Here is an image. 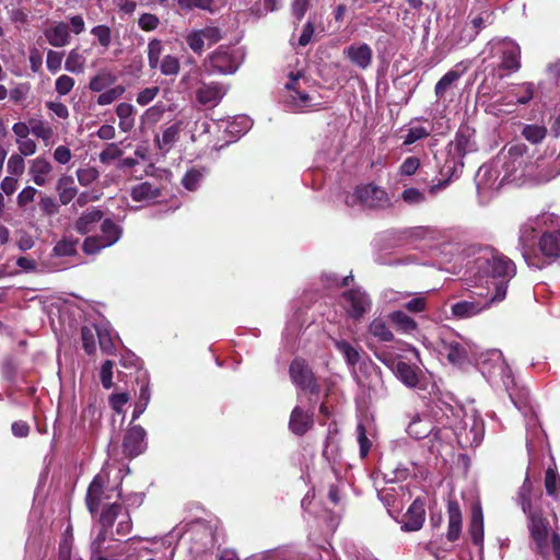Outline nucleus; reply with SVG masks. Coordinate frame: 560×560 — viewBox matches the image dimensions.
Returning a JSON list of instances; mask_svg holds the SVG:
<instances>
[{
	"label": "nucleus",
	"mask_w": 560,
	"mask_h": 560,
	"mask_svg": "<svg viewBox=\"0 0 560 560\" xmlns=\"http://www.w3.org/2000/svg\"><path fill=\"white\" fill-rule=\"evenodd\" d=\"M515 272L514 262L502 254L485 252L478 256L466 271V280L476 290L470 291L468 299L451 305L452 317L467 319L503 301L508 283Z\"/></svg>",
	"instance_id": "obj_1"
},
{
	"label": "nucleus",
	"mask_w": 560,
	"mask_h": 560,
	"mask_svg": "<svg viewBox=\"0 0 560 560\" xmlns=\"http://www.w3.org/2000/svg\"><path fill=\"white\" fill-rule=\"evenodd\" d=\"M117 522L116 534L118 536H126L130 533L132 528V521L128 510L124 509L120 503H110L104 505L100 515V524L102 526V530L97 535V537L91 544V560H122V555L126 553L127 557H131L137 551H147L149 553H156L159 548H149V547H138L137 545L141 541H152L154 545L160 544L162 548H172L170 556L166 557V560H173L175 555V547H173L174 540L178 539V534L175 535V532H171L167 535L161 538H141V537H132L128 539L124 545H118L114 550H109V548L103 549V542L106 539V535L109 528H112Z\"/></svg>",
	"instance_id": "obj_2"
},
{
	"label": "nucleus",
	"mask_w": 560,
	"mask_h": 560,
	"mask_svg": "<svg viewBox=\"0 0 560 560\" xmlns=\"http://www.w3.org/2000/svg\"><path fill=\"white\" fill-rule=\"evenodd\" d=\"M446 150V158L440 170L441 175L446 178L429 187L428 194L431 196L438 195L448 186L452 179L458 178L462 174L465 155L477 150L474 131L468 127L459 128Z\"/></svg>",
	"instance_id": "obj_3"
},
{
	"label": "nucleus",
	"mask_w": 560,
	"mask_h": 560,
	"mask_svg": "<svg viewBox=\"0 0 560 560\" xmlns=\"http://www.w3.org/2000/svg\"><path fill=\"white\" fill-rule=\"evenodd\" d=\"M505 390L515 408L524 416L526 425V448L532 455L536 447L540 445L546 439V434L541 429L537 412L532 404L529 392L526 387L520 386L512 376L510 384L504 383Z\"/></svg>",
	"instance_id": "obj_4"
},
{
	"label": "nucleus",
	"mask_w": 560,
	"mask_h": 560,
	"mask_svg": "<svg viewBox=\"0 0 560 560\" xmlns=\"http://www.w3.org/2000/svg\"><path fill=\"white\" fill-rule=\"evenodd\" d=\"M552 221V214L542 213L533 218H529L520 226L518 231V246L523 258L529 267L541 269L544 264L535 252V245L537 234L546 230L549 222Z\"/></svg>",
	"instance_id": "obj_5"
},
{
	"label": "nucleus",
	"mask_w": 560,
	"mask_h": 560,
	"mask_svg": "<svg viewBox=\"0 0 560 560\" xmlns=\"http://www.w3.org/2000/svg\"><path fill=\"white\" fill-rule=\"evenodd\" d=\"M460 418L456 422H451L450 425L456 436L457 443L463 448L474 447L481 443L485 434L483 420L476 410L470 411L458 410L455 415Z\"/></svg>",
	"instance_id": "obj_6"
},
{
	"label": "nucleus",
	"mask_w": 560,
	"mask_h": 560,
	"mask_svg": "<svg viewBox=\"0 0 560 560\" xmlns=\"http://www.w3.org/2000/svg\"><path fill=\"white\" fill-rule=\"evenodd\" d=\"M474 364L490 384H494L498 381H501L502 384H510L512 382V370L506 364L502 352L498 349L479 350L478 359Z\"/></svg>",
	"instance_id": "obj_7"
},
{
	"label": "nucleus",
	"mask_w": 560,
	"mask_h": 560,
	"mask_svg": "<svg viewBox=\"0 0 560 560\" xmlns=\"http://www.w3.org/2000/svg\"><path fill=\"white\" fill-rule=\"evenodd\" d=\"M479 350L475 342L460 335H452L442 339V352L453 365L474 364L478 359Z\"/></svg>",
	"instance_id": "obj_8"
},
{
	"label": "nucleus",
	"mask_w": 560,
	"mask_h": 560,
	"mask_svg": "<svg viewBox=\"0 0 560 560\" xmlns=\"http://www.w3.org/2000/svg\"><path fill=\"white\" fill-rule=\"evenodd\" d=\"M306 78L302 71L290 72L284 84L282 95L283 107L288 110L300 113L312 106V98L303 89Z\"/></svg>",
	"instance_id": "obj_9"
},
{
	"label": "nucleus",
	"mask_w": 560,
	"mask_h": 560,
	"mask_svg": "<svg viewBox=\"0 0 560 560\" xmlns=\"http://www.w3.org/2000/svg\"><path fill=\"white\" fill-rule=\"evenodd\" d=\"M345 202L349 207L385 209L390 206V198L384 188L370 183L357 186L353 194L346 197Z\"/></svg>",
	"instance_id": "obj_10"
},
{
	"label": "nucleus",
	"mask_w": 560,
	"mask_h": 560,
	"mask_svg": "<svg viewBox=\"0 0 560 560\" xmlns=\"http://www.w3.org/2000/svg\"><path fill=\"white\" fill-rule=\"evenodd\" d=\"M244 54L238 48L220 46L206 61L210 73L233 74L243 62Z\"/></svg>",
	"instance_id": "obj_11"
},
{
	"label": "nucleus",
	"mask_w": 560,
	"mask_h": 560,
	"mask_svg": "<svg viewBox=\"0 0 560 560\" xmlns=\"http://www.w3.org/2000/svg\"><path fill=\"white\" fill-rule=\"evenodd\" d=\"M494 21L492 5L488 0H477L470 9L465 24L464 39L472 42L476 36Z\"/></svg>",
	"instance_id": "obj_12"
},
{
	"label": "nucleus",
	"mask_w": 560,
	"mask_h": 560,
	"mask_svg": "<svg viewBox=\"0 0 560 560\" xmlns=\"http://www.w3.org/2000/svg\"><path fill=\"white\" fill-rule=\"evenodd\" d=\"M527 147L524 143H513L504 149L493 162L503 172L502 180H508L525 165Z\"/></svg>",
	"instance_id": "obj_13"
},
{
	"label": "nucleus",
	"mask_w": 560,
	"mask_h": 560,
	"mask_svg": "<svg viewBox=\"0 0 560 560\" xmlns=\"http://www.w3.org/2000/svg\"><path fill=\"white\" fill-rule=\"evenodd\" d=\"M121 228L110 219L101 224V234L86 237L83 242L84 253L92 255L117 243L121 236Z\"/></svg>",
	"instance_id": "obj_14"
},
{
	"label": "nucleus",
	"mask_w": 560,
	"mask_h": 560,
	"mask_svg": "<svg viewBox=\"0 0 560 560\" xmlns=\"http://www.w3.org/2000/svg\"><path fill=\"white\" fill-rule=\"evenodd\" d=\"M501 172L493 161L478 168L475 175V184L480 198H490L500 188L503 182L502 179L499 182Z\"/></svg>",
	"instance_id": "obj_15"
},
{
	"label": "nucleus",
	"mask_w": 560,
	"mask_h": 560,
	"mask_svg": "<svg viewBox=\"0 0 560 560\" xmlns=\"http://www.w3.org/2000/svg\"><path fill=\"white\" fill-rule=\"evenodd\" d=\"M342 306L350 318L359 320L371 311L372 301L364 290L352 288L342 293Z\"/></svg>",
	"instance_id": "obj_16"
},
{
	"label": "nucleus",
	"mask_w": 560,
	"mask_h": 560,
	"mask_svg": "<svg viewBox=\"0 0 560 560\" xmlns=\"http://www.w3.org/2000/svg\"><path fill=\"white\" fill-rule=\"evenodd\" d=\"M109 475L106 469H102L91 481L86 492V506L89 511L94 514L98 511L100 504L103 499H110L109 492L113 489L108 488Z\"/></svg>",
	"instance_id": "obj_17"
},
{
	"label": "nucleus",
	"mask_w": 560,
	"mask_h": 560,
	"mask_svg": "<svg viewBox=\"0 0 560 560\" xmlns=\"http://www.w3.org/2000/svg\"><path fill=\"white\" fill-rule=\"evenodd\" d=\"M494 49L500 55V69L515 72L521 68V48L514 40L509 38L499 40Z\"/></svg>",
	"instance_id": "obj_18"
},
{
	"label": "nucleus",
	"mask_w": 560,
	"mask_h": 560,
	"mask_svg": "<svg viewBox=\"0 0 560 560\" xmlns=\"http://www.w3.org/2000/svg\"><path fill=\"white\" fill-rule=\"evenodd\" d=\"M290 377L296 387L317 393L318 386L314 380L313 373L308 365L302 359H294L290 364Z\"/></svg>",
	"instance_id": "obj_19"
},
{
	"label": "nucleus",
	"mask_w": 560,
	"mask_h": 560,
	"mask_svg": "<svg viewBox=\"0 0 560 560\" xmlns=\"http://www.w3.org/2000/svg\"><path fill=\"white\" fill-rule=\"evenodd\" d=\"M525 514L529 521L528 527L530 536L536 544L537 551L544 553V550L547 547L548 522L542 517L540 511L529 509Z\"/></svg>",
	"instance_id": "obj_20"
},
{
	"label": "nucleus",
	"mask_w": 560,
	"mask_h": 560,
	"mask_svg": "<svg viewBox=\"0 0 560 560\" xmlns=\"http://www.w3.org/2000/svg\"><path fill=\"white\" fill-rule=\"evenodd\" d=\"M147 432L141 425L129 428L124 436L122 448L128 457H137L147 450Z\"/></svg>",
	"instance_id": "obj_21"
},
{
	"label": "nucleus",
	"mask_w": 560,
	"mask_h": 560,
	"mask_svg": "<svg viewBox=\"0 0 560 560\" xmlns=\"http://www.w3.org/2000/svg\"><path fill=\"white\" fill-rule=\"evenodd\" d=\"M390 369L395 376L408 388H418L423 376L422 371L416 364L399 360L392 362Z\"/></svg>",
	"instance_id": "obj_22"
},
{
	"label": "nucleus",
	"mask_w": 560,
	"mask_h": 560,
	"mask_svg": "<svg viewBox=\"0 0 560 560\" xmlns=\"http://www.w3.org/2000/svg\"><path fill=\"white\" fill-rule=\"evenodd\" d=\"M343 56L361 70L368 69L373 59V50L366 43H353L343 49Z\"/></svg>",
	"instance_id": "obj_23"
},
{
	"label": "nucleus",
	"mask_w": 560,
	"mask_h": 560,
	"mask_svg": "<svg viewBox=\"0 0 560 560\" xmlns=\"http://www.w3.org/2000/svg\"><path fill=\"white\" fill-rule=\"evenodd\" d=\"M538 248L544 258L555 261L560 258V229L546 230L539 237Z\"/></svg>",
	"instance_id": "obj_24"
},
{
	"label": "nucleus",
	"mask_w": 560,
	"mask_h": 560,
	"mask_svg": "<svg viewBox=\"0 0 560 560\" xmlns=\"http://www.w3.org/2000/svg\"><path fill=\"white\" fill-rule=\"evenodd\" d=\"M228 86L219 82L203 83L196 93L198 102L202 105L215 106L226 94Z\"/></svg>",
	"instance_id": "obj_25"
},
{
	"label": "nucleus",
	"mask_w": 560,
	"mask_h": 560,
	"mask_svg": "<svg viewBox=\"0 0 560 560\" xmlns=\"http://www.w3.org/2000/svg\"><path fill=\"white\" fill-rule=\"evenodd\" d=\"M425 510L424 501L417 498L408 508L405 514V521L401 525V529L405 532H417L419 530L424 522Z\"/></svg>",
	"instance_id": "obj_26"
},
{
	"label": "nucleus",
	"mask_w": 560,
	"mask_h": 560,
	"mask_svg": "<svg viewBox=\"0 0 560 560\" xmlns=\"http://www.w3.org/2000/svg\"><path fill=\"white\" fill-rule=\"evenodd\" d=\"M478 98L487 114L498 117L504 113L510 112L509 109L503 108L505 96H499L498 98L491 101L490 86L486 81H483L478 88Z\"/></svg>",
	"instance_id": "obj_27"
},
{
	"label": "nucleus",
	"mask_w": 560,
	"mask_h": 560,
	"mask_svg": "<svg viewBox=\"0 0 560 560\" xmlns=\"http://www.w3.org/2000/svg\"><path fill=\"white\" fill-rule=\"evenodd\" d=\"M447 514H448V527L446 538L448 541H456L462 533V511L458 502L454 499H450L447 502Z\"/></svg>",
	"instance_id": "obj_28"
},
{
	"label": "nucleus",
	"mask_w": 560,
	"mask_h": 560,
	"mask_svg": "<svg viewBox=\"0 0 560 560\" xmlns=\"http://www.w3.org/2000/svg\"><path fill=\"white\" fill-rule=\"evenodd\" d=\"M52 172L51 163L44 156H37L30 162L28 173L32 180L37 186H45L49 180V175Z\"/></svg>",
	"instance_id": "obj_29"
},
{
	"label": "nucleus",
	"mask_w": 560,
	"mask_h": 560,
	"mask_svg": "<svg viewBox=\"0 0 560 560\" xmlns=\"http://www.w3.org/2000/svg\"><path fill=\"white\" fill-rule=\"evenodd\" d=\"M313 425V415L296 406L290 416L289 428L295 435H304Z\"/></svg>",
	"instance_id": "obj_30"
},
{
	"label": "nucleus",
	"mask_w": 560,
	"mask_h": 560,
	"mask_svg": "<svg viewBox=\"0 0 560 560\" xmlns=\"http://www.w3.org/2000/svg\"><path fill=\"white\" fill-rule=\"evenodd\" d=\"M45 38L52 47H65L70 43L69 27L65 22H58L44 31Z\"/></svg>",
	"instance_id": "obj_31"
},
{
	"label": "nucleus",
	"mask_w": 560,
	"mask_h": 560,
	"mask_svg": "<svg viewBox=\"0 0 560 560\" xmlns=\"http://www.w3.org/2000/svg\"><path fill=\"white\" fill-rule=\"evenodd\" d=\"M534 84L524 82L516 85L510 92V96H505L504 106H513L515 104L525 105L530 102L534 96Z\"/></svg>",
	"instance_id": "obj_32"
},
{
	"label": "nucleus",
	"mask_w": 560,
	"mask_h": 560,
	"mask_svg": "<svg viewBox=\"0 0 560 560\" xmlns=\"http://www.w3.org/2000/svg\"><path fill=\"white\" fill-rule=\"evenodd\" d=\"M433 428V423L428 416L416 415L407 427V433L416 440H421L429 436Z\"/></svg>",
	"instance_id": "obj_33"
},
{
	"label": "nucleus",
	"mask_w": 560,
	"mask_h": 560,
	"mask_svg": "<svg viewBox=\"0 0 560 560\" xmlns=\"http://www.w3.org/2000/svg\"><path fill=\"white\" fill-rule=\"evenodd\" d=\"M469 534L471 541L479 546L480 549L483 547V514L479 503L475 504L471 509V518L469 524Z\"/></svg>",
	"instance_id": "obj_34"
},
{
	"label": "nucleus",
	"mask_w": 560,
	"mask_h": 560,
	"mask_svg": "<svg viewBox=\"0 0 560 560\" xmlns=\"http://www.w3.org/2000/svg\"><path fill=\"white\" fill-rule=\"evenodd\" d=\"M431 133V128L428 122H423L419 119L411 120L407 128H406V135L404 137V145H410L416 143L417 141H420L422 139H425Z\"/></svg>",
	"instance_id": "obj_35"
},
{
	"label": "nucleus",
	"mask_w": 560,
	"mask_h": 560,
	"mask_svg": "<svg viewBox=\"0 0 560 560\" xmlns=\"http://www.w3.org/2000/svg\"><path fill=\"white\" fill-rule=\"evenodd\" d=\"M388 320L397 331L402 334H413L418 329L417 322L404 311L390 312Z\"/></svg>",
	"instance_id": "obj_36"
},
{
	"label": "nucleus",
	"mask_w": 560,
	"mask_h": 560,
	"mask_svg": "<svg viewBox=\"0 0 560 560\" xmlns=\"http://www.w3.org/2000/svg\"><path fill=\"white\" fill-rule=\"evenodd\" d=\"M130 196L135 201L151 202L161 196V189L149 182H143L131 188Z\"/></svg>",
	"instance_id": "obj_37"
},
{
	"label": "nucleus",
	"mask_w": 560,
	"mask_h": 560,
	"mask_svg": "<svg viewBox=\"0 0 560 560\" xmlns=\"http://www.w3.org/2000/svg\"><path fill=\"white\" fill-rule=\"evenodd\" d=\"M103 218V212L96 208L89 209L77 220L75 230L80 234H88L93 230L94 224Z\"/></svg>",
	"instance_id": "obj_38"
},
{
	"label": "nucleus",
	"mask_w": 560,
	"mask_h": 560,
	"mask_svg": "<svg viewBox=\"0 0 560 560\" xmlns=\"http://www.w3.org/2000/svg\"><path fill=\"white\" fill-rule=\"evenodd\" d=\"M207 175L206 167H190L182 178L183 187L188 191H196Z\"/></svg>",
	"instance_id": "obj_39"
},
{
	"label": "nucleus",
	"mask_w": 560,
	"mask_h": 560,
	"mask_svg": "<svg viewBox=\"0 0 560 560\" xmlns=\"http://www.w3.org/2000/svg\"><path fill=\"white\" fill-rule=\"evenodd\" d=\"M56 189L61 205H68L71 202L78 192L73 178L67 175H62L58 179Z\"/></svg>",
	"instance_id": "obj_40"
},
{
	"label": "nucleus",
	"mask_w": 560,
	"mask_h": 560,
	"mask_svg": "<svg viewBox=\"0 0 560 560\" xmlns=\"http://www.w3.org/2000/svg\"><path fill=\"white\" fill-rule=\"evenodd\" d=\"M116 114L119 118V128L122 132L130 131L135 126V107L129 103H120L116 107Z\"/></svg>",
	"instance_id": "obj_41"
},
{
	"label": "nucleus",
	"mask_w": 560,
	"mask_h": 560,
	"mask_svg": "<svg viewBox=\"0 0 560 560\" xmlns=\"http://www.w3.org/2000/svg\"><path fill=\"white\" fill-rule=\"evenodd\" d=\"M462 72L457 70L447 71L435 84L434 93L436 98H444L446 92L458 81Z\"/></svg>",
	"instance_id": "obj_42"
},
{
	"label": "nucleus",
	"mask_w": 560,
	"mask_h": 560,
	"mask_svg": "<svg viewBox=\"0 0 560 560\" xmlns=\"http://www.w3.org/2000/svg\"><path fill=\"white\" fill-rule=\"evenodd\" d=\"M86 58L78 49H71L65 61V69L68 72L80 74L85 68Z\"/></svg>",
	"instance_id": "obj_43"
},
{
	"label": "nucleus",
	"mask_w": 560,
	"mask_h": 560,
	"mask_svg": "<svg viewBox=\"0 0 560 560\" xmlns=\"http://www.w3.org/2000/svg\"><path fill=\"white\" fill-rule=\"evenodd\" d=\"M521 135L532 144L540 143L547 136V128L539 124L524 125Z\"/></svg>",
	"instance_id": "obj_44"
},
{
	"label": "nucleus",
	"mask_w": 560,
	"mask_h": 560,
	"mask_svg": "<svg viewBox=\"0 0 560 560\" xmlns=\"http://www.w3.org/2000/svg\"><path fill=\"white\" fill-rule=\"evenodd\" d=\"M369 332L380 341L389 342L394 340V334L389 330L382 318H374L369 325Z\"/></svg>",
	"instance_id": "obj_45"
},
{
	"label": "nucleus",
	"mask_w": 560,
	"mask_h": 560,
	"mask_svg": "<svg viewBox=\"0 0 560 560\" xmlns=\"http://www.w3.org/2000/svg\"><path fill=\"white\" fill-rule=\"evenodd\" d=\"M28 124L31 126V133L34 137L42 139L46 143L51 140L54 130L46 121L43 119L31 118Z\"/></svg>",
	"instance_id": "obj_46"
},
{
	"label": "nucleus",
	"mask_w": 560,
	"mask_h": 560,
	"mask_svg": "<svg viewBox=\"0 0 560 560\" xmlns=\"http://www.w3.org/2000/svg\"><path fill=\"white\" fill-rule=\"evenodd\" d=\"M179 128L177 125H172L165 128L162 136H156L155 141L160 150L168 151L177 140Z\"/></svg>",
	"instance_id": "obj_47"
},
{
	"label": "nucleus",
	"mask_w": 560,
	"mask_h": 560,
	"mask_svg": "<svg viewBox=\"0 0 560 560\" xmlns=\"http://www.w3.org/2000/svg\"><path fill=\"white\" fill-rule=\"evenodd\" d=\"M335 348L343 355L346 362L354 366L360 361L358 350L346 340H334Z\"/></svg>",
	"instance_id": "obj_48"
},
{
	"label": "nucleus",
	"mask_w": 560,
	"mask_h": 560,
	"mask_svg": "<svg viewBox=\"0 0 560 560\" xmlns=\"http://www.w3.org/2000/svg\"><path fill=\"white\" fill-rule=\"evenodd\" d=\"M401 200L408 206H420L427 201V195L424 190L416 187H407L401 191Z\"/></svg>",
	"instance_id": "obj_49"
},
{
	"label": "nucleus",
	"mask_w": 560,
	"mask_h": 560,
	"mask_svg": "<svg viewBox=\"0 0 560 560\" xmlns=\"http://www.w3.org/2000/svg\"><path fill=\"white\" fill-rule=\"evenodd\" d=\"M95 332L98 338V343L103 352L112 354L115 346L112 337L110 329L105 325L95 326Z\"/></svg>",
	"instance_id": "obj_50"
},
{
	"label": "nucleus",
	"mask_w": 560,
	"mask_h": 560,
	"mask_svg": "<svg viewBox=\"0 0 560 560\" xmlns=\"http://www.w3.org/2000/svg\"><path fill=\"white\" fill-rule=\"evenodd\" d=\"M163 52L162 40L153 38L148 44V63L150 69L155 70L160 63V57Z\"/></svg>",
	"instance_id": "obj_51"
},
{
	"label": "nucleus",
	"mask_w": 560,
	"mask_h": 560,
	"mask_svg": "<svg viewBox=\"0 0 560 560\" xmlns=\"http://www.w3.org/2000/svg\"><path fill=\"white\" fill-rule=\"evenodd\" d=\"M114 82V75H112L109 72L102 71L90 80L89 89L93 92H102Z\"/></svg>",
	"instance_id": "obj_52"
},
{
	"label": "nucleus",
	"mask_w": 560,
	"mask_h": 560,
	"mask_svg": "<svg viewBox=\"0 0 560 560\" xmlns=\"http://www.w3.org/2000/svg\"><path fill=\"white\" fill-rule=\"evenodd\" d=\"M78 241L63 238L59 241L52 248V254L56 257H70L77 254Z\"/></svg>",
	"instance_id": "obj_53"
},
{
	"label": "nucleus",
	"mask_w": 560,
	"mask_h": 560,
	"mask_svg": "<svg viewBox=\"0 0 560 560\" xmlns=\"http://www.w3.org/2000/svg\"><path fill=\"white\" fill-rule=\"evenodd\" d=\"M545 488L548 495L558 499L560 489V478L557 471L548 468L545 475Z\"/></svg>",
	"instance_id": "obj_54"
},
{
	"label": "nucleus",
	"mask_w": 560,
	"mask_h": 560,
	"mask_svg": "<svg viewBox=\"0 0 560 560\" xmlns=\"http://www.w3.org/2000/svg\"><path fill=\"white\" fill-rule=\"evenodd\" d=\"M532 490H533V483L529 480V477L527 476L525 478L522 487L520 488V491L517 494L518 503L521 504V508L524 513H527V511H529V509H533L532 502H530Z\"/></svg>",
	"instance_id": "obj_55"
},
{
	"label": "nucleus",
	"mask_w": 560,
	"mask_h": 560,
	"mask_svg": "<svg viewBox=\"0 0 560 560\" xmlns=\"http://www.w3.org/2000/svg\"><path fill=\"white\" fill-rule=\"evenodd\" d=\"M125 93V88L122 85H116L108 90L102 91V93L97 96L96 103L101 106L109 105L118 100Z\"/></svg>",
	"instance_id": "obj_56"
},
{
	"label": "nucleus",
	"mask_w": 560,
	"mask_h": 560,
	"mask_svg": "<svg viewBox=\"0 0 560 560\" xmlns=\"http://www.w3.org/2000/svg\"><path fill=\"white\" fill-rule=\"evenodd\" d=\"M158 68L164 75H176L179 72V60L175 56L166 55L162 58Z\"/></svg>",
	"instance_id": "obj_57"
},
{
	"label": "nucleus",
	"mask_w": 560,
	"mask_h": 560,
	"mask_svg": "<svg viewBox=\"0 0 560 560\" xmlns=\"http://www.w3.org/2000/svg\"><path fill=\"white\" fill-rule=\"evenodd\" d=\"M95 334V327L84 326L81 329L82 346L88 354H92L96 350Z\"/></svg>",
	"instance_id": "obj_58"
},
{
	"label": "nucleus",
	"mask_w": 560,
	"mask_h": 560,
	"mask_svg": "<svg viewBox=\"0 0 560 560\" xmlns=\"http://www.w3.org/2000/svg\"><path fill=\"white\" fill-rule=\"evenodd\" d=\"M164 112L165 106L163 104H155L143 113L141 117L142 122L147 125L156 124L162 118Z\"/></svg>",
	"instance_id": "obj_59"
},
{
	"label": "nucleus",
	"mask_w": 560,
	"mask_h": 560,
	"mask_svg": "<svg viewBox=\"0 0 560 560\" xmlns=\"http://www.w3.org/2000/svg\"><path fill=\"white\" fill-rule=\"evenodd\" d=\"M91 34L94 35L100 45L105 49L109 47L112 40V31L107 25H96L91 30Z\"/></svg>",
	"instance_id": "obj_60"
},
{
	"label": "nucleus",
	"mask_w": 560,
	"mask_h": 560,
	"mask_svg": "<svg viewBox=\"0 0 560 560\" xmlns=\"http://www.w3.org/2000/svg\"><path fill=\"white\" fill-rule=\"evenodd\" d=\"M74 84L75 82L73 78L67 74H61L55 81V90L58 95L65 96L72 91Z\"/></svg>",
	"instance_id": "obj_61"
},
{
	"label": "nucleus",
	"mask_w": 560,
	"mask_h": 560,
	"mask_svg": "<svg viewBox=\"0 0 560 560\" xmlns=\"http://www.w3.org/2000/svg\"><path fill=\"white\" fill-rule=\"evenodd\" d=\"M186 43L189 48L197 55H201L205 47V38L200 31H192L186 36Z\"/></svg>",
	"instance_id": "obj_62"
},
{
	"label": "nucleus",
	"mask_w": 560,
	"mask_h": 560,
	"mask_svg": "<svg viewBox=\"0 0 560 560\" xmlns=\"http://www.w3.org/2000/svg\"><path fill=\"white\" fill-rule=\"evenodd\" d=\"M25 163L20 154H12L7 163V171L10 175L21 176L24 173Z\"/></svg>",
	"instance_id": "obj_63"
},
{
	"label": "nucleus",
	"mask_w": 560,
	"mask_h": 560,
	"mask_svg": "<svg viewBox=\"0 0 560 560\" xmlns=\"http://www.w3.org/2000/svg\"><path fill=\"white\" fill-rule=\"evenodd\" d=\"M357 440L360 446V456L364 458L369 454L372 443L368 439L365 428L361 422L357 425Z\"/></svg>",
	"instance_id": "obj_64"
}]
</instances>
